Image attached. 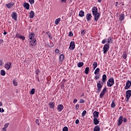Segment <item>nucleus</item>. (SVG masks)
Listing matches in <instances>:
<instances>
[{
    "mask_svg": "<svg viewBox=\"0 0 131 131\" xmlns=\"http://www.w3.org/2000/svg\"><path fill=\"white\" fill-rule=\"evenodd\" d=\"M92 12L93 16H94L95 21H98V20H99V18H100L101 16L100 13H98V8L96 7H93Z\"/></svg>",
    "mask_w": 131,
    "mask_h": 131,
    "instance_id": "1",
    "label": "nucleus"
},
{
    "mask_svg": "<svg viewBox=\"0 0 131 131\" xmlns=\"http://www.w3.org/2000/svg\"><path fill=\"white\" fill-rule=\"evenodd\" d=\"M93 66L94 69H96V68H97V67H98V63H97V62H94L93 64Z\"/></svg>",
    "mask_w": 131,
    "mask_h": 131,
    "instance_id": "30",
    "label": "nucleus"
},
{
    "mask_svg": "<svg viewBox=\"0 0 131 131\" xmlns=\"http://www.w3.org/2000/svg\"><path fill=\"white\" fill-rule=\"evenodd\" d=\"M119 19L121 21H123L124 20V14L121 13L120 15Z\"/></svg>",
    "mask_w": 131,
    "mask_h": 131,
    "instance_id": "27",
    "label": "nucleus"
},
{
    "mask_svg": "<svg viewBox=\"0 0 131 131\" xmlns=\"http://www.w3.org/2000/svg\"><path fill=\"white\" fill-rule=\"evenodd\" d=\"M59 58V60L60 61V62H62V61H63V60H64L65 56L63 54H60Z\"/></svg>",
    "mask_w": 131,
    "mask_h": 131,
    "instance_id": "25",
    "label": "nucleus"
},
{
    "mask_svg": "<svg viewBox=\"0 0 131 131\" xmlns=\"http://www.w3.org/2000/svg\"><path fill=\"white\" fill-rule=\"evenodd\" d=\"M131 96V90H129L126 92V98L127 99L126 101L129 100Z\"/></svg>",
    "mask_w": 131,
    "mask_h": 131,
    "instance_id": "9",
    "label": "nucleus"
},
{
    "mask_svg": "<svg viewBox=\"0 0 131 131\" xmlns=\"http://www.w3.org/2000/svg\"><path fill=\"white\" fill-rule=\"evenodd\" d=\"M107 43L106 44L110 45V43H112L113 42V41L112 40V37H108L107 39L104 38L103 40H102L101 43L102 45H105L106 42H107Z\"/></svg>",
    "mask_w": 131,
    "mask_h": 131,
    "instance_id": "2",
    "label": "nucleus"
},
{
    "mask_svg": "<svg viewBox=\"0 0 131 131\" xmlns=\"http://www.w3.org/2000/svg\"><path fill=\"white\" fill-rule=\"evenodd\" d=\"M80 104H83V103H84V100L81 99L80 100Z\"/></svg>",
    "mask_w": 131,
    "mask_h": 131,
    "instance_id": "47",
    "label": "nucleus"
},
{
    "mask_svg": "<svg viewBox=\"0 0 131 131\" xmlns=\"http://www.w3.org/2000/svg\"><path fill=\"white\" fill-rule=\"evenodd\" d=\"M55 53H56V54H58V53H59V49H56L55 50Z\"/></svg>",
    "mask_w": 131,
    "mask_h": 131,
    "instance_id": "57",
    "label": "nucleus"
},
{
    "mask_svg": "<svg viewBox=\"0 0 131 131\" xmlns=\"http://www.w3.org/2000/svg\"><path fill=\"white\" fill-rule=\"evenodd\" d=\"M78 108H79V104H76V106H75L76 110H78Z\"/></svg>",
    "mask_w": 131,
    "mask_h": 131,
    "instance_id": "48",
    "label": "nucleus"
},
{
    "mask_svg": "<svg viewBox=\"0 0 131 131\" xmlns=\"http://www.w3.org/2000/svg\"><path fill=\"white\" fill-rule=\"evenodd\" d=\"M29 1L31 5H33V4H34V0H29Z\"/></svg>",
    "mask_w": 131,
    "mask_h": 131,
    "instance_id": "45",
    "label": "nucleus"
},
{
    "mask_svg": "<svg viewBox=\"0 0 131 131\" xmlns=\"http://www.w3.org/2000/svg\"><path fill=\"white\" fill-rule=\"evenodd\" d=\"M4 65V62H3V60H0V66H3Z\"/></svg>",
    "mask_w": 131,
    "mask_h": 131,
    "instance_id": "51",
    "label": "nucleus"
},
{
    "mask_svg": "<svg viewBox=\"0 0 131 131\" xmlns=\"http://www.w3.org/2000/svg\"><path fill=\"white\" fill-rule=\"evenodd\" d=\"M99 112H97V111H95L93 113V117L94 118H98V117H99Z\"/></svg>",
    "mask_w": 131,
    "mask_h": 131,
    "instance_id": "19",
    "label": "nucleus"
},
{
    "mask_svg": "<svg viewBox=\"0 0 131 131\" xmlns=\"http://www.w3.org/2000/svg\"><path fill=\"white\" fill-rule=\"evenodd\" d=\"M90 71V68L89 67H86L85 69V71H84V73L86 74H89V72Z\"/></svg>",
    "mask_w": 131,
    "mask_h": 131,
    "instance_id": "31",
    "label": "nucleus"
},
{
    "mask_svg": "<svg viewBox=\"0 0 131 131\" xmlns=\"http://www.w3.org/2000/svg\"><path fill=\"white\" fill-rule=\"evenodd\" d=\"M31 40H32L30 42V46H31V47H35V46H36V39L33 38Z\"/></svg>",
    "mask_w": 131,
    "mask_h": 131,
    "instance_id": "10",
    "label": "nucleus"
},
{
    "mask_svg": "<svg viewBox=\"0 0 131 131\" xmlns=\"http://www.w3.org/2000/svg\"><path fill=\"white\" fill-rule=\"evenodd\" d=\"M3 106V103L0 101V107H2Z\"/></svg>",
    "mask_w": 131,
    "mask_h": 131,
    "instance_id": "61",
    "label": "nucleus"
},
{
    "mask_svg": "<svg viewBox=\"0 0 131 131\" xmlns=\"http://www.w3.org/2000/svg\"><path fill=\"white\" fill-rule=\"evenodd\" d=\"M113 84H114V79L113 78H111L107 82V86L111 88Z\"/></svg>",
    "mask_w": 131,
    "mask_h": 131,
    "instance_id": "5",
    "label": "nucleus"
},
{
    "mask_svg": "<svg viewBox=\"0 0 131 131\" xmlns=\"http://www.w3.org/2000/svg\"><path fill=\"white\" fill-rule=\"evenodd\" d=\"M34 93H35V89H32L30 91V95H34Z\"/></svg>",
    "mask_w": 131,
    "mask_h": 131,
    "instance_id": "36",
    "label": "nucleus"
},
{
    "mask_svg": "<svg viewBox=\"0 0 131 131\" xmlns=\"http://www.w3.org/2000/svg\"><path fill=\"white\" fill-rule=\"evenodd\" d=\"M110 49V44H105L103 48V54H106Z\"/></svg>",
    "mask_w": 131,
    "mask_h": 131,
    "instance_id": "4",
    "label": "nucleus"
},
{
    "mask_svg": "<svg viewBox=\"0 0 131 131\" xmlns=\"http://www.w3.org/2000/svg\"><path fill=\"white\" fill-rule=\"evenodd\" d=\"M102 82H105L106 80H107V76L106 75V74H104L102 76Z\"/></svg>",
    "mask_w": 131,
    "mask_h": 131,
    "instance_id": "24",
    "label": "nucleus"
},
{
    "mask_svg": "<svg viewBox=\"0 0 131 131\" xmlns=\"http://www.w3.org/2000/svg\"><path fill=\"white\" fill-rule=\"evenodd\" d=\"M34 15H35L34 11H31L30 12V16H29L30 19H32V18L34 17Z\"/></svg>",
    "mask_w": 131,
    "mask_h": 131,
    "instance_id": "21",
    "label": "nucleus"
},
{
    "mask_svg": "<svg viewBox=\"0 0 131 131\" xmlns=\"http://www.w3.org/2000/svg\"><path fill=\"white\" fill-rule=\"evenodd\" d=\"M19 36L20 35H19V33H17V34H16L15 37H17V38H19Z\"/></svg>",
    "mask_w": 131,
    "mask_h": 131,
    "instance_id": "56",
    "label": "nucleus"
},
{
    "mask_svg": "<svg viewBox=\"0 0 131 131\" xmlns=\"http://www.w3.org/2000/svg\"><path fill=\"white\" fill-rule=\"evenodd\" d=\"M9 125H10V123H7L4 125V127H5V128H7V127H8Z\"/></svg>",
    "mask_w": 131,
    "mask_h": 131,
    "instance_id": "44",
    "label": "nucleus"
},
{
    "mask_svg": "<svg viewBox=\"0 0 131 131\" xmlns=\"http://www.w3.org/2000/svg\"><path fill=\"white\" fill-rule=\"evenodd\" d=\"M35 74L36 75H38V74H39V70H38V69L36 70Z\"/></svg>",
    "mask_w": 131,
    "mask_h": 131,
    "instance_id": "43",
    "label": "nucleus"
},
{
    "mask_svg": "<svg viewBox=\"0 0 131 131\" xmlns=\"http://www.w3.org/2000/svg\"><path fill=\"white\" fill-rule=\"evenodd\" d=\"M101 2H102V0H98V3H101Z\"/></svg>",
    "mask_w": 131,
    "mask_h": 131,
    "instance_id": "63",
    "label": "nucleus"
},
{
    "mask_svg": "<svg viewBox=\"0 0 131 131\" xmlns=\"http://www.w3.org/2000/svg\"><path fill=\"white\" fill-rule=\"evenodd\" d=\"M48 35L49 37V38H50V39H53V37L51 36V33H50L49 34H48Z\"/></svg>",
    "mask_w": 131,
    "mask_h": 131,
    "instance_id": "54",
    "label": "nucleus"
},
{
    "mask_svg": "<svg viewBox=\"0 0 131 131\" xmlns=\"http://www.w3.org/2000/svg\"><path fill=\"white\" fill-rule=\"evenodd\" d=\"M64 106L62 104H59L57 106V110L59 112H61L63 110Z\"/></svg>",
    "mask_w": 131,
    "mask_h": 131,
    "instance_id": "18",
    "label": "nucleus"
},
{
    "mask_svg": "<svg viewBox=\"0 0 131 131\" xmlns=\"http://www.w3.org/2000/svg\"><path fill=\"white\" fill-rule=\"evenodd\" d=\"M60 20H61V18H59L55 20V24L56 25H58L59 24V22H60Z\"/></svg>",
    "mask_w": 131,
    "mask_h": 131,
    "instance_id": "35",
    "label": "nucleus"
},
{
    "mask_svg": "<svg viewBox=\"0 0 131 131\" xmlns=\"http://www.w3.org/2000/svg\"><path fill=\"white\" fill-rule=\"evenodd\" d=\"M118 4V2L116 3V7H117V5Z\"/></svg>",
    "mask_w": 131,
    "mask_h": 131,
    "instance_id": "64",
    "label": "nucleus"
},
{
    "mask_svg": "<svg viewBox=\"0 0 131 131\" xmlns=\"http://www.w3.org/2000/svg\"><path fill=\"white\" fill-rule=\"evenodd\" d=\"M85 114H86V111L84 110L82 113V116H85Z\"/></svg>",
    "mask_w": 131,
    "mask_h": 131,
    "instance_id": "42",
    "label": "nucleus"
},
{
    "mask_svg": "<svg viewBox=\"0 0 131 131\" xmlns=\"http://www.w3.org/2000/svg\"><path fill=\"white\" fill-rule=\"evenodd\" d=\"M73 36V33L70 31L69 33V36Z\"/></svg>",
    "mask_w": 131,
    "mask_h": 131,
    "instance_id": "46",
    "label": "nucleus"
},
{
    "mask_svg": "<svg viewBox=\"0 0 131 131\" xmlns=\"http://www.w3.org/2000/svg\"><path fill=\"white\" fill-rule=\"evenodd\" d=\"M106 92H107V88L105 87L100 94V98H103V97H104L105 94H106Z\"/></svg>",
    "mask_w": 131,
    "mask_h": 131,
    "instance_id": "7",
    "label": "nucleus"
},
{
    "mask_svg": "<svg viewBox=\"0 0 131 131\" xmlns=\"http://www.w3.org/2000/svg\"><path fill=\"white\" fill-rule=\"evenodd\" d=\"M83 64H84L83 62H79L77 63V67H79V68H81V67H82Z\"/></svg>",
    "mask_w": 131,
    "mask_h": 131,
    "instance_id": "28",
    "label": "nucleus"
},
{
    "mask_svg": "<svg viewBox=\"0 0 131 131\" xmlns=\"http://www.w3.org/2000/svg\"><path fill=\"white\" fill-rule=\"evenodd\" d=\"M34 36H35V34H34V33H32L29 34V37L30 39H32V38H33Z\"/></svg>",
    "mask_w": 131,
    "mask_h": 131,
    "instance_id": "26",
    "label": "nucleus"
},
{
    "mask_svg": "<svg viewBox=\"0 0 131 131\" xmlns=\"http://www.w3.org/2000/svg\"><path fill=\"white\" fill-rule=\"evenodd\" d=\"M76 102H77V99L76 98H75L74 99L73 103H76Z\"/></svg>",
    "mask_w": 131,
    "mask_h": 131,
    "instance_id": "58",
    "label": "nucleus"
},
{
    "mask_svg": "<svg viewBox=\"0 0 131 131\" xmlns=\"http://www.w3.org/2000/svg\"><path fill=\"white\" fill-rule=\"evenodd\" d=\"M79 17H82L84 16V11L83 10H81L79 12Z\"/></svg>",
    "mask_w": 131,
    "mask_h": 131,
    "instance_id": "23",
    "label": "nucleus"
},
{
    "mask_svg": "<svg viewBox=\"0 0 131 131\" xmlns=\"http://www.w3.org/2000/svg\"><path fill=\"white\" fill-rule=\"evenodd\" d=\"M93 122L95 125H98L100 123V121L98 119V118H94Z\"/></svg>",
    "mask_w": 131,
    "mask_h": 131,
    "instance_id": "15",
    "label": "nucleus"
},
{
    "mask_svg": "<svg viewBox=\"0 0 131 131\" xmlns=\"http://www.w3.org/2000/svg\"><path fill=\"white\" fill-rule=\"evenodd\" d=\"M92 14L91 13H87L86 15V19L88 21H90V20L92 19Z\"/></svg>",
    "mask_w": 131,
    "mask_h": 131,
    "instance_id": "17",
    "label": "nucleus"
},
{
    "mask_svg": "<svg viewBox=\"0 0 131 131\" xmlns=\"http://www.w3.org/2000/svg\"><path fill=\"white\" fill-rule=\"evenodd\" d=\"M13 84H14V85H15V86H17V85H18V83H17V81H16V80L14 79L13 80Z\"/></svg>",
    "mask_w": 131,
    "mask_h": 131,
    "instance_id": "37",
    "label": "nucleus"
},
{
    "mask_svg": "<svg viewBox=\"0 0 131 131\" xmlns=\"http://www.w3.org/2000/svg\"><path fill=\"white\" fill-rule=\"evenodd\" d=\"M62 3H66L67 0H61Z\"/></svg>",
    "mask_w": 131,
    "mask_h": 131,
    "instance_id": "59",
    "label": "nucleus"
},
{
    "mask_svg": "<svg viewBox=\"0 0 131 131\" xmlns=\"http://www.w3.org/2000/svg\"><path fill=\"white\" fill-rule=\"evenodd\" d=\"M116 106V104L115 102H114V100H113L112 103L111 105V108H115Z\"/></svg>",
    "mask_w": 131,
    "mask_h": 131,
    "instance_id": "29",
    "label": "nucleus"
},
{
    "mask_svg": "<svg viewBox=\"0 0 131 131\" xmlns=\"http://www.w3.org/2000/svg\"><path fill=\"white\" fill-rule=\"evenodd\" d=\"M122 122H123V117L120 116L118 120L117 125L120 126V125L122 124Z\"/></svg>",
    "mask_w": 131,
    "mask_h": 131,
    "instance_id": "6",
    "label": "nucleus"
},
{
    "mask_svg": "<svg viewBox=\"0 0 131 131\" xmlns=\"http://www.w3.org/2000/svg\"><path fill=\"white\" fill-rule=\"evenodd\" d=\"M35 122H36V123H37L38 125H39V120L36 119Z\"/></svg>",
    "mask_w": 131,
    "mask_h": 131,
    "instance_id": "50",
    "label": "nucleus"
},
{
    "mask_svg": "<svg viewBox=\"0 0 131 131\" xmlns=\"http://www.w3.org/2000/svg\"><path fill=\"white\" fill-rule=\"evenodd\" d=\"M49 106L51 109H55V104L54 102H50L49 103Z\"/></svg>",
    "mask_w": 131,
    "mask_h": 131,
    "instance_id": "20",
    "label": "nucleus"
},
{
    "mask_svg": "<svg viewBox=\"0 0 131 131\" xmlns=\"http://www.w3.org/2000/svg\"><path fill=\"white\" fill-rule=\"evenodd\" d=\"M100 78V75H96L94 77V79L95 80H98V79H99Z\"/></svg>",
    "mask_w": 131,
    "mask_h": 131,
    "instance_id": "40",
    "label": "nucleus"
},
{
    "mask_svg": "<svg viewBox=\"0 0 131 131\" xmlns=\"http://www.w3.org/2000/svg\"><path fill=\"white\" fill-rule=\"evenodd\" d=\"M1 74L2 76H5V75H6V71L4 70H2L1 71Z\"/></svg>",
    "mask_w": 131,
    "mask_h": 131,
    "instance_id": "33",
    "label": "nucleus"
},
{
    "mask_svg": "<svg viewBox=\"0 0 131 131\" xmlns=\"http://www.w3.org/2000/svg\"><path fill=\"white\" fill-rule=\"evenodd\" d=\"M127 56V55L126 54V52L124 51L123 53V59H124V60H125V59H126Z\"/></svg>",
    "mask_w": 131,
    "mask_h": 131,
    "instance_id": "32",
    "label": "nucleus"
},
{
    "mask_svg": "<svg viewBox=\"0 0 131 131\" xmlns=\"http://www.w3.org/2000/svg\"><path fill=\"white\" fill-rule=\"evenodd\" d=\"M103 82H101V81H99L97 82V93H100V92H101V91H102V88H103Z\"/></svg>",
    "mask_w": 131,
    "mask_h": 131,
    "instance_id": "3",
    "label": "nucleus"
},
{
    "mask_svg": "<svg viewBox=\"0 0 131 131\" xmlns=\"http://www.w3.org/2000/svg\"><path fill=\"white\" fill-rule=\"evenodd\" d=\"M19 38H20V39H22V40H25V37L24 36L19 35Z\"/></svg>",
    "mask_w": 131,
    "mask_h": 131,
    "instance_id": "39",
    "label": "nucleus"
},
{
    "mask_svg": "<svg viewBox=\"0 0 131 131\" xmlns=\"http://www.w3.org/2000/svg\"><path fill=\"white\" fill-rule=\"evenodd\" d=\"M12 65V63L11 62H7L5 65V68L7 69V70H9V69H11L12 68V67L11 66Z\"/></svg>",
    "mask_w": 131,
    "mask_h": 131,
    "instance_id": "12",
    "label": "nucleus"
},
{
    "mask_svg": "<svg viewBox=\"0 0 131 131\" xmlns=\"http://www.w3.org/2000/svg\"><path fill=\"white\" fill-rule=\"evenodd\" d=\"M12 18L14 20V21H17L18 18V14L15 12H13L11 14Z\"/></svg>",
    "mask_w": 131,
    "mask_h": 131,
    "instance_id": "8",
    "label": "nucleus"
},
{
    "mask_svg": "<svg viewBox=\"0 0 131 131\" xmlns=\"http://www.w3.org/2000/svg\"><path fill=\"white\" fill-rule=\"evenodd\" d=\"M84 34H85V31L84 30H82L81 32V36H83V35H84Z\"/></svg>",
    "mask_w": 131,
    "mask_h": 131,
    "instance_id": "38",
    "label": "nucleus"
},
{
    "mask_svg": "<svg viewBox=\"0 0 131 131\" xmlns=\"http://www.w3.org/2000/svg\"><path fill=\"white\" fill-rule=\"evenodd\" d=\"M23 5L24 8H25L26 10H29V8H30V5L28 4V3H24Z\"/></svg>",
    "mask_w": 131,
    "mask_h": 131,
    "instance_id": "14",
    "label": "nucleus"
},
{
    "mask_svg": "<svg viewBox=\"0 0 131 131\" xmlns=\"http://www.w3.org/2000/svg\"><path fill=\"white\" fill-rule=\"evenodd\" d=\"M0 43H4V40L3 39H0Z\"/></svg>",
    "mask_w": 131,
    "mask_h": 131,
    "instance_id": "55",
    "label": "nucleus"
},
{
    "mask_svg": "<svg viewBox=\"0 0 131 131\" xmlns=\"http://www.w3.org/2000/svg\"><path fill=\"white\" fill-rule=\"evenodd\" d=\"M101 130V128H100L99 125H96L94 128V131H100Z\"/></svg>",
    "mask_w": 131,
    "mask_h": 131,
    "instance_id": "22",
    "label": "nucleus"
},
{
    "mask_svg": "<svg viewBox=\"0 0 131 131\" xmlns=\"http://www.w3.org/2000/svg\"><path fill=\"white\" fill-rule=\"evenodd\" d=\"M75 49V42L73 41H71L70 44L69 49L73 51Z\"/></svg>",
    "mask_w": 131,
    "mask_h": 131,
    "instance_id": "11",
    "label": "nucleus"
},
{
    "mask_svg": "<svg viewBox=\"0 0 131 131\" xmlns=\"http://www.w3.org/2000/svg\"><path fill=\"white\" fill-rule=\"evenodd\" d=\"M7 33H7V32L5 31V32H4V33H3V34H4V35H7Z\"/></svg>",
    "mask_w": 131,
    "mask_h": 131,
    "instance_id": "60",
    "label": "nucleus"
},
{
    "mask_svg": "<svg viewBox=\"0 0 131 131\" xmlns=\"http://www.w3.org/2000/svg\"><path fill=\"white\" fill-rule=\"evenodd\" d=\"M123 122H126V121H127V119H126L125 118H123Z\"/></svg>",
    "mask_w": 131,
    "mask_h": 131,
    "instance_id": "52",
    "label": "nucleus"
},
{
    "mask_svg": "<svg viewBox=\"0 0 131 131\" xmlns=\"http://www.w3.org/2000/svg\"><path fill=\"white\" fill-rule=\"evenodd\" d=\"M75 123L76 124H79V120L78 119L76 120Z\"/></svg>",
    "mask_w": 131,
    "mask_h": 131,
    "instance_id": "49",
    "label": "nucleus"
},
{
    "mask_svg": "<svg viewBox=\"0 0 131 131\" xmlns=\"http://www.w3.org/2000/svg\"><path fill=\"white\" fill-rule=\"evenodd\" d=\"M6 128H6V127H4L2 129H3V131H4V130H6Z\"/></svg>",
    "mask_w": 131,
    "mask_h": 131,
    "instance_id": "62",
    "label": "nucleus"
},
{
    "mask_svg": "<svg viewBox=\"0 0 131 131\" xmlns=\"http://www.w3.org/2000/svg\"><path fill=\"white\" fill-rule=\"evenodd\" d=\"M97 73H100V68H97L94 72V74H97Z\"/></svg>",
    "mask_w": 131,
    "mask_h": 131,
    "instance_id": "34",
    "label": "nucleus"
},
{
    "mask_svg": "<svg viewBox=\"0 0 131 131\" xmlns=\"http://www.w3.org/2000/svg\"><path fill=\"white\" fill-rule=\"evenodd\" d=\"M0 112H2L3 113V112H5V110H4V108H0Z\"/></svg>",
    "mask_w": 131,
    "mask_h": 131,
    "instance_id": "53",
    "label": "nucleus"
},
{
    "mask_svg": "<svg viewBox=\"0 0 131 131\" xmlns=\"http://www.w3.org/2000/svg\"><path fill=\"white\" fill-rule=\"evenodd\" d=\"M131 86V81L129 80H127L126 83V85L125 86V90H128L129 88Z\"/></svg>",
    "mask_w": 131,
    "mask_h": 131,
    "instance_id": "13",
    "label": "nucleus"
},
{
    "mask_svg": "<svg viewBox=\"0 0 131 131\" xmlns=\"http://www.w3.org/2000/svg\"><path fill=\"white\" fill-rule=\"evenodd\" d=\"M62 131H68V127L67 126H64L62 129Z\"/></svg>",
    "mask_w": 131,
    "mask_h": 131,
    "instance_id": "41",
    "label": "nucleus"
},
{
    "mask_svg": "<svg viewBox=\"0 0 131 131\" xmlns=\"http://www.w3.org/2000/svg\"><path fill=\"white\" fill-rule=\"evenodd\" d=\"M14 3H10L7 4H6L5 6L8 8V9H11V8H13L14 7Z\"/></svg>",
    "mask_w": 131,
    "mask_h": 131,
    "instance_id": "16",
    "label": "nucleus"
}]
</instances>
